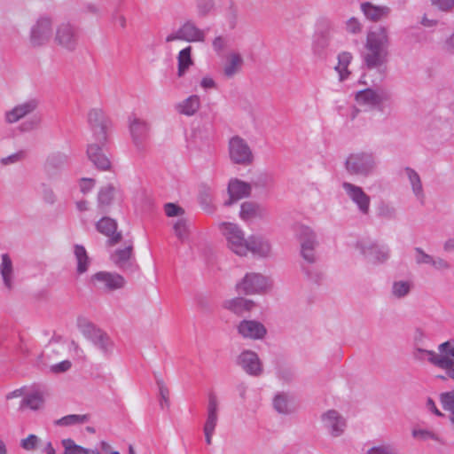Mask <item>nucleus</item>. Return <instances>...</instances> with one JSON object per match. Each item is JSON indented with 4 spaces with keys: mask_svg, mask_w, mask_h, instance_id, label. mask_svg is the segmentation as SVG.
I'll use <instances>...</instances> for the list:
<instances>
[{
    "mask_svg": "<svg viewBox=\"0 0 454 454\" xmlns=\"http://www.w3.org/2000/svg\"><path fill=\"white\" fill-rule=\"evenodd\" d=\"M89 122L95 142L90 143L88 146V157L98 168L106 170L111 164L108 157L104 153V147L107 140L108 121L101 111L91 110L89 113Z\"/></svg>",
    "mask_w": 454,
    "mask_h": 454,
    "instance_id": "nucleus-1",
    "label": "nucleus"
},
{
    "mask_svg": "<svg viewBox=\"0 0 454 454\" xmlns=\"http://www.w3.org/2000/svg\"><path fill=\"white\" fill-rule=\"evenodd\" d=\"M219 229L231 252L239 256H247L249 254L250 236L246 237L245 231L238 224L222 223Z\"/></svg>",
    "mask_w": 454,
    "mask_h": 454,
    "instance_id": "nucleus-2",
    "label": "nucleus"
},
{
    "mask_svg": "<svg viewBox=\"0 0 454 454\" xmlns=\"http://www.w3.org/2000/svg\"><path fill=\"white\" fill-rule=\"evenodd\" d=\"M228 156L231 163L241 166L251 165L254 160L250 145L239 135L232 136L228 140Z\"/></svg>",
    "mask_w": 454,
    "mask_h": 454,
    "instance_id": "nucleus-3",
    "label": "nucleus"
},
{
    "mask_svg": "<svg viewBox=\"0 0 454 454\" xmlns=\"http://www.w3.org/2000/svg\"><path fill=\"white\" fill-rule=\"evenodd\" d=\"M418 351L425 354L431 364L445 370L450 377V371L454 370V340L440 344L438 353L425 349H418Z\"/></svg>",
    "mask_w": 454,
    "mask_h": 454,
    "instance_id": "nucleus-4",
    "label": "nucleus"
},
{
    "mask_svg": "<svg viewBox=\"0 0 454 454\" xmlns=\"http://www.w3.org/2000/svg\"><path fill=\"white\" fill-rule=\"evenodd\" d=\"M176 40L188 43H203L206 40V33L197 27L194 21L186 20L176 31L168 34L165 39L167 43H171Z\"/></svg>",
    "mask_w": 454,
    "mask_h": 454,
    "instance_id": "nucleus-5",
    "label": "nucleus"
},
{
    "mask_svg": "<svg viewBox=\"0 0 454 454\" xmlns=\"http://www.w3.org/2000/svg\"><path fill=\"white\" fill-rule=\"evenodd\" d=\"M52 35V21L50 18L41 17L31 27L28 44L32 48L45 45Z\"/></svg>",
    "mask_w": 454,
    "mask_h": 454,
    "instance_id": "nucleus-6",
    "label": "nucleus"
},
{
    "mask_svg": "<svg viewBox=\"0 0 454 454\" xmlns=\"http://www.w3.org/2000/svg\"><path fill=\"white\" fill-rule=\"evenodd\" d=\"M270 287L267 278L259 273H247L237 284V291L244 294H254L263 292Z\"/></svg>",
    "mask_w": 454,
    "mask_h": 454,
    "instance_id": "nucleus-7",
    "label": "nucleus"
},
{
    "mask_svg": "<svg viewBox=\"0 0 454 454\" xmlns=\"http://www.w3.org/2000/svg\"><path fill=\"white\" fill-rule=\"evenodd\" d=\"M374 165L372 155L365 153H352L346 160V168L353 175L366 176L372 172Z\"/></svg>",
    "mask_w": 454,
    "mask_h": 454,
    "instance_id": "nucleus-8",
    "label": "nucleus"
},
{
    "mask_svg": "<svg viewBox=\"0 0 454 454\" xmlns=\"http://www.w3.org/2000/svg\"><path fill=\"white\" fill-rule=\"evenodd\" d=\"M296 235L301 243V254L309 263L316 262L315 247L317 244L314 231L308 226L301 225Z\"/></svg>",
    "mask_w": 454,
    "mask_h": 454,
    "instance_id": "nucleus-9",
    "label": "nucleus"
},
{
    "mask_svg": "<svg viewBox=\"0 0 454 454\" xmlns=\"http://www.w3.org/2000/svg\"><path fill=\"white\" fill-rule=\"evenodd\" d=\"M90 282L95 287L106 292H113L123 288L126 284L121 275L107 271H99L92 275Z\"/></svg>",
    "mask_w": 454,
    "mask_h": 454,
    "instance_id": "nucleus-10",
    "label": "nucleus"
},
{
    "mask_svg": "<svg viewBox=\"0 0 454 454\" xmlns=\"http://www.w3.org/2000/svg\"><path fill=\"white\" fill-rule=\"evenodd\" d=\"M55 43L67 51H74L78 42V33L68 22L59 24L56 28Z\"/></svg>",
    "mask_w": 454,
    "mask_h": 454,
    "instance_id": "nucleus-11",
    "label": "nucleus"
},
{
    "mask_svg": "<svg viewBox=\"0 0 454 454\" xmlns=\"http://www.w3.org/2000/svg\"><path fill=\"white\" fill-rule=\"evenodd\" d=\"M38 101L35 98L21 102L4 113V121L8 124H13L35 111Z\"/></svg>",
    "mask_w": 454,
    "mask_h": 454,
    "instance_id": "nucleus-12",
    "label": "nucleus"
},
{
    "mask_svg": "<svg viewBox=\"0 0 454 454\" xmlns=\"http://www.w3.org/2000/svg\"><path fill=\"white\" fill-rule=\"evenodd\" d=\"M218 421V402L214 395H209L207 415L204 425V434L207 444L212 443V437Z\"/></svg>",
    "mask_w": 454,
    "mask_h": 454,
    "instance_id": "nucleus-13",
    "label": "nucleus"
},
{
    "mask_svg": "<svg viewBox=\"0 0 454 454\" xmlns=\"http://www.w3.org/2000/svg\"><path fill=\"white\" fill-rule=\"evenodd\" d=\"M238 364L248 374L258 376L262 372V366L257 354L245 350L237 358Z\"/></svg>",
    "mask_w": 454,
    "mask_h": 454,
    "instance_id": "nucleus-14",
    "label": "nucleus"
},
{
    "mask_svg": "<svg viewBox=\"0 0 454 454\" xmlns=\"http://www.w3.org/2000/svg\"><path fill=\"white\" fill-rule=\"evenodd\" d=\"M343 189L350 200L358 207L363 214H367L370 208V197L359 186L350 183H343Z\"/></svg>",
    "mask_w": 454,
    "mask_h": 454,
    "instance_id": "nucleus-15",
    "label": "nucleus"
},
{
    "mask_svg": "<svg viewBox=\"0 0 454 454\" xmlns=\"http://www.w3.org/2000/svg\"><path fill=\"white\" fill-rule=\"evenodd\" d=\"M238 332L243 337L251 340L262 339L267 331L264 325L254 320H243L238 325Z\"/></svg>",
    "mask_w": 454,
    "mask_h": 454,
    "instance_id": "nucleus-16",
    "label": "nucleus"
},
{
    "mask_svg": "<svg viewBox=\"0 0 454 454\" xmlns=\"http://www.w3.org/2000/svg\"><path fill=\"white\" fill-rule=\"evenodd\" d=\"M324 427L327 428L333 436L340 435L346 427L344 419L334 410H329L322 415Z\"/></svg>",
    "mask_w": 454,
    "mask_h": 454,
    "instance_id": "nucleus-17",
    "label": "nucleus"
},
{
    "mask_svg": "<svg viewBox=\"0 0 454 454\" xmlns=\"http://www.w3.org/2000/svg\"><path fill=\"white\" fill-rule=\"evenodd\" d=\"M228 193L230 199L225 201L224 205L226 206H230L234 201L248 197L251 193V185L237 178L231 179L228 184Z\"/></svg>",
    "mask_w": 454,
    "mask_h": 454,
    "instance_id": "nucleus-18",
    "label": "nucleus"
},
{
    "mask_svg": "<svg viewBox=\"0 0 454 454\" xmlns=\"http://www.w3.org/2000/svg\"><path fill=\"white\" fill-rule=\"evenodd\" d=\"M97 230L103 235L109 238V244L114 246L119 243L121 239V233L116 231V222L109 217L101 218L96 224Z\"/></svg>",
    "mask_w": 454,
    "mask_h": 454,
    "instance_id": "nucleus-19",
    "label": "nucleus"
},
{
    "mask_svg": "<svg viewBox=\"0 0 454 454\" xmlns=\"http://www.w3.org/2000/svg\"><path fill=\"white\" fill-rule=\"evenodd\" d=\"M388 99V95L384 91H376L371 89L360 90L356 95V100L359 104L369 106H378Z\"/></svg>",
    "mask_w": 454,
    "mask_h": 454,
    "instance_id": "nucleus-20",
    "label": "nucleus"
},
{
    "mask_svg": "<svg viewBox=\"0 0 454 454\" xmlns=\"http://www.w3.org/2000/svg\"><path fill=\"white\" fill-rule=\"evenodd\" d=\"M129 131L135 145L138 149H142L143 142L145 140L148 135V124L143 120L133 118L129 122Z\"/></svg>",
    "mask_w": 454,
    "mask_h": 454,
    "instance_id": "nucleus-21",
    "label": "nucleus"
},
{
    "mask_svg": "<svg viewBox=\"0 0 454 454\" xmlns=\"http://www.w3.org/2000/svg\"><path fill=\"white\" fill-rule=\"evenodd\" d=\"M243 64L244 59L239 52L236 51L228 52L223 69L224 76L227 78H232L234 75L240 72Z\"/></svg>",
    "mask_w": 454,
    "mask_h": 454,
    "instance_id": "nucleus-22",
    "label": "nucleus"
},
{
    "mask_svg": "<svg viewBox=\"0 0 454 454\" xmlns=\"http://www.w3.org/2000/svg\"><path fill=\"white\" fill-rule=\"evenodd\" d=\"M239 216L243 221L251 223L257 219L266 217L267 212L260 205L251 201H246L241 204Z\"/></svg>",
    "mask_w": 454,
    "mask_h": 454,
    "instance_id": "nucleus-23",
    "label": "nucleus"
},
{
    "mask_svg": "<svg viewBox=\"0 0 454 454\" xmlns=\"http://www.w3.org/2000/svg\"><path fill=\"white\" fill-rule=\"evenodd\" d=\"M249 253L259 257H268L272 253L271 243L262 236L251 235Z\"/></svg>",
    "mask_w": 454,
    "mask_h": 454,
    "instance_id": "nucleus-24",
    "label": "nucleus"
},
{
    "mask_svg": "<svg viewBox=\"0 0 454 454\" xmlns=\"http://www.w3.org/2000/svg\"><path fill=\"white\" fill-rule=\"evenodd\" d=\"M93 345L103 354L108 357L113 355L115 344L111 337L103 330H99L91 339Z\"/></svg>",
    "mask_w": 454,
    "mask_h": 454,
    "instance_id": "nucleus-25",
    "label": "nucleus"
},
{
    "mask_svg": "<svg viewBox=\"0 0 454 454\" xmlns=\"http://www.w3.org/2000/svg\"><path fill=\"white\" fill-rule=\"evenodd\" d=\"M387 43V33L386 28L378 27L375 30L370 31L367 35L366 50H381L384 51V47Z\"/></svg>",
    "mask_w": 454,
    "mask_h": 454,
    "instance_id": "nucleus-26",
    "label": "nucleus"
},
{
    "mask_svg": "<svg viewBox=\"0 0 454 454\" xmlns=\"http://www.w3.org/2000/svg\"><path fill=\"white\" fill-rule=\"evenodd\" d=\"M2 262L0 264V273L8 290H12L14 285V270L12 259L7 254H2Z\"/></svg>",
    "mask_w": 454,
    "mask_h": 454,
    "instance_id": "nucleus-27",
    "label": "nucleus"
},
{
    "mask_svg": "<svg viewBox=\"0 0 454 454\" xmlns=\"http://www.w3.org/2000/svg\"><path fill=\"white\" fill-rule=\"evenodd\" d=\"M362 249L363 254L368 261L373 263L384 262L387 260L389 255L388 250L386 247L378 245L363 247Z\"/></svg>",
    "mask_w": 454,
    "mask_h": 454,
    "instance_id": "nucleus-28",
    "label": "nucleus"
},
{
    "mask_svg": "<svg viewBox=\"0 0 454 454\" xmlns=\"http://www.w3.org/2000/svg\"><path fill=\"white\" fill-rule=\"evenodd\" d=\"M200 107V98L197 95H192L176 105V111L186 116L194 115Z\"/></svg>",
    "mask_w": 454,
    "mask_h": 454,
    "instance_id": "nucleus-29",
    "label": "nucleus"
},
{
    "mask_svg": "<svg viewBox=\"0 0 454 454\" xmlns=\"http://www.w3.org/2000/svg\"><path fill=\"white\" fill-rule=\"evenodd\" d=\"M361 8L364 15L373 21L387 17L390 12V9L387 6L373 5L371 3L362 4Z\"/></svg>",
    "mask_w": 454,
    "mask_h": 454,
    "instance_id": "nucleus-30",
    "label": "nucleus"
},
{
    "mask_svg": "<svg viewBox=\"0 0 454 454\" xmlns=\"http://www.w3.org/2000/svg\"><path fill=\"white\" fill-rule=\"evenodd\" d=\"M192 46H186L181 50L177 55V75L182 77L187 70L193 66L194 62L192 59Z\"/></svg>",
    "mask_w": 454,
    "mask_h": 454,
    "instance_id": "nucleus-31",
    "label": "nucleus"
},
{
    "mask_svg": "<svg viewBox=\"0 0 454 454\" xmlns=\"http://www.w3.org/2000/svg\"><path fill=\"white\" fill-rule=\"evenodd\" d=\"M405 173L411 183L414 195L420 201V203H424L425 194L419 175L411 168H406Z\"/></svg>",
    "mask_w": 454,
    "mask_h": 454,
    "instance_id": "nucleus-32",
    "label": "nucleus"
},
{
    "mask_svg": "<svg viewBox=\"0 0 454 454\" xmlns=\"http://www.w3.org/2000/svg\"><path fill=\"white\" fill-rule=\"evenodd\" d=\"M223 306L225 309L236 314H240L244 311L250 310L254 306V302L250 300H247L244 298H234L226 301Z\"/></svg>",
    "mask_w": 454,
    "mask_h": 454,
    "instance_id": "nucleus-33",
    "label": "nucleus"
},
{
    "mask_svg": "<svg viewBox=\"0 0 454 454\" xmlns=\"http://www.w3.org/2000/svg\"><path fill=\"white\" fill-rule=\"evenodd\" d=\"M132 249L131 245L123 249H118L111 255V260L120 269H125L129 265Z\"/></svg>",
    "mask_w": 454,
    "mask_h": 454,
    "instance_id": "nucleus-34",
    "label": "nucleus"
},
{
    "mask_svg": "<svg viewBox=\"0 0 454 454\" xmlns=\"http://www.w3.org/2000/svg\"><path fill=\"white\" fill-rule=\"evenodd\" d=\"M74 254L77 262V272L83 274L88 270L90 262L86 249L82 246L75 245Z\"/></svg>",
    "mask_w": 454,
    "mask_h": 454,
    "instance_id": "nucleus-35",
    "label": "nucleus"
},
{
    "mask_svg": "<svg viewBox=\"0 0 454 454\" xmlns=\"http://www.w3.org/2000/svg\"><path fill=\"white\" fill-rule=\"evenodd\" d=\"M76 326L78 330L90 340L100 330L83 316H80L76 318Z\"/></svg>",
    "mask_w": 454,
    "mask_h": 454,
    "instance_id": "nucleus-36",
    "label": "nucleus"
},
{
    "mask_svg": "<svg viewBox=\"0 0 454 454\" xmlns=\"http://www.w3.org/2000/svg\"><path fill=\"white\" fill-rule=\"evenodd\" d=\"M352 60L350 52L343 51L338 56V65L335 69L339 73L340 80L343 81L348 77L350 72L348 71V65Z\"/></svg>",
    "mask_w": 454,
    "mask_h": 454,
    "instance_id": "nucleus-37",
    "label": "nucleus"
},
{
    "mask_svg": "<svg viewBox=\"0 0 454 454\" xmlns=\"http://www.w3.org/2000/svg\"><path fill=\"white\" fill-rule=\"evenodd\" d=\"M385 60V51L381 50H367L364 62L369 68L378 67Z\"/></svg>",
    "mask_w": 454,
    "mask_h": 454,
    "instance_id": "nucleus-38",
    "label": "nucleus"
},
{
    "mask_svg": "<svg viewBox=\"0 0 454 454\" xmlns=\"http://www.w3.org/2000/svg\"><path fill=\"white\" fill-rule=\"evenodd\" d=\"M175 235L182 242L187 240L190 233V223L186 217L178 218L173 224Z\"/></svg>",
    "mask_w": 454,
    "mask_h": 454,
    "instance_id": "nucleus-39",
    "label": "nucleus"
},
{
    "mask_svg": "<svg viewBox=\"0 0 454 454\" xmlns=\"http://www.w3.org/2000/svg\"><path fill=\"white\" fill-rule=\"evenodd\" d=\"M90 419V416L87 414H71L55 421L57 426L60 427H69L74 425L84 424L88 422Z\"/></svg>",
    "mask_w": 454,
    "mask_h": 454,
    "instance_id": "nucleus-40",
    "label": "nucleus"
},
{
    "mask_svg": "<svg viewBox=\"0 0 454 454\" xmlns=\"http://www.w3.org/2000/svg\"><path fill=\"white\" fill-rule=\"evenodd\" d=\"M114 192L115 189L111 184L101 187L98 196V206L104 207L110 205L114 199Z\"/></svg>",
    "mask_w": 454,
    "mask_h": 454,
    "instance_id": "nucleus-41",
    "label": "nucleus"
},
{
    "mask_svg": "<svg viewBox=\"0 0 454 454\" xmlns=\"http://www.w3.org/2000/svg\"><path fill=\"white\" fill-rule=\"evenodd\" d=\"M43 403V398L41 393L35 392L23 399L20 408L28 407L31 410H38Z\"/></svg>",
    "mask_w": 454,
    "mask_h": 454,
    "instance_id": "nucleus-42",
    "label": "nucleus"
},
{
    "mask_svg": "<svg viewBox=\"0 0 454 454\" xmlns=\"http://www.w3.org/2000/svg\"><path fill=\"white\" fill-rule=\"evenodd\" d=\"M273 405L279 413L286 414L292 411L288 398L284 394H278L275 396Z\"/></svg>",
    "mask_w": 454,
    "mask_h": 454,
    "instance_id": "nucleus-43",
    "label": "nucleus"
},
{
    "mask_svg": "<svg viewBox=\"0 0 454 454\" xmlns=\"http://www.w3.org/2000/svg\"><path fill=\"white\" fill-rule=\"evenodd\" d=\"M411 289V283L410 281H396L394 282L392 286V294L396 298L406 296Z\"/></svg>",
    "mask_w": 454,
    "mask_h": 454,
    "instance_id": "nucleus-44",
    "label": "nucleus"
},
{
    "mask_svg": "<svg viewBox=\"0 0 454 454\" xmlns=\"http://www.w3.org/2000/svg\"><path fill=\"white\" fill-rule=\"evenodd\" d=\"M62 445L65 449L64 454H84L87 449L77 445L72 439L62 440Z\"/></svg>",
    "mask_w": 454,
    "mask_h": 454,
    "instance_id": "nucleus-45",
    "label": "nucleus"
},
{
    "mask_svg": "<svg viewBox=\"0 0 454 454\" xmlns=\"http://www.w3.org/2000/svg\"><path fill=\"white\" fill-rule=\"evenodd\" d=\"M411 434H412V436L416 439H419V440H423V441L431 439V440H434L436 442H442L441 438L438 436L437 434H435L433 431L427 430V429L415 428L412 430Z\"/></svg>",
    "mask_w": 454,
    "mask_h": 454,
    "instance_id": "nucleus-46",
    "label": "nucleus"
},
{
    "mask_svg": "<svg viewBox=\"0 0 454 454\" xmlns=\"http://www.w3.org/2000/svg\"><path fill=\"white\" fill-rule=\"evenodd\" d=\"M164 211L168 217H184V210L175 203H167L164 206Z\"/></svg>",
    "mask_w": 454,
    "mask_h": 454,
    "instance_id": "nucleus-47",
    "label": "nucleus"
},
{
    "mask_svg": "<svg viewBox=\"0 0 454 454\" xmlns=\"http://www.w3.org/2000/svg\"><path fill=\"white\" fill-rule=\"evenodd\" d=\"M157 385L159 388V394L160 396V404L162 408L168 407L169 405V390L167 386L164 384L163 380H157Z\"/></svg>",
    "mask_w": 454,
    "mask_h": 454,
    "instance_id": "nucleus-48",
    "label": "nucleus"
},
{
    "mask_svg": "<svg viewBox=\"0 0 454 454\" xmlns=\"http://www.w3.org/2000/svg\"><path fill=\"white\" fill-rule=\"evenodd\" d=\"M440 399L443 409L451 413L454 411V390L442 393Z\"/></svg>",
    "mask_w": 454,
    "mask_h": 454,
    "instance_id": "nucleus-49",
    "label": "nucleus"
},
{
    "mask_svg": "<svg viewBox=\"0 0 454 454\" xmlns=\"http://www.w3.org/2000/svg\"><path fill=\"white\" fill-rule=\"evenodd\" d=\"M196 7L198 14L200 17H204L210 12L214 7L213 0H197Z\"/></svg>",
    "mask_w": 454,
    "mask_h": 454,
    "instance_id": "nucleus-50",
    "label": "nucleus"
},
{
    "mask_svg": "<svg viewBox=\"0 0 454 454\" xmlns=\"http://www.w3.org/2000/svg\"><path fill=\"white\" fill-rule=\"evenodd\" d=\"M367 454H398V452L393 445L381 444L371 448Z\"/></svg>",
    "mask_w": 454,
    "mask_h": 454,
    "instance_id": "nucleus-51",
    "label": "nucleus"
},
{
    "mask_svg": "<svg viewBox=\"0 0 454 454\" xmlns=\"http://www.w3.org/2000/svg\"><path fill=\"white\" fill-rule=\"evenodd\" d=\"M414 259L418 264H429L431 265L433 256L427 254L424 250L419 247L414 249Z\"/></svg>",
    "mask_w": 454,
    "mask_h": 454,
    "instance_id": "nucleus-52",
    "label": "nucleus"
},
{
    "mask_svg": "<svg viewBox=\"0 0 454 454\" xmlns=\"http://www.w3.org/2000/svg\"><path fill=\"white\" fill-rule=\"evenodd\" d=\"M227 45H228L227 38H225L222 35L215 36L213 39V42H212L213 49L218 54L221 53L222 51H223L227 48Z\"/></svg>",
    "mask_w": 454,
    "mask_h": 454,
    "instance_id": "nucleus-53",
    "label": "nucleus"
},
{
    "mask_svg": "<svg viewBox=\"0 0 454 454\" xmlns=\"http://www.w3.org/2000/svg\"><path fill=\"white\" fill-rule=\"evenodd\" d=\"M39 439L35 434H29L27 438L22 439L20 446L27 450H34L38 444Z\"/></svg>",
    "mask_w": 454,
    "mask_h": 454,
    "instance_id": "nucleus-54",
    "label": "nucleus"
},
{
    "mask_svg": "<svg viewBox=\"0 0 454 454\" xmlns=\"http://www.w3.org/2000/svg\"><path fill=\"white\" fill-rule=\"evenodd\" d=\"M346 30L350 34H358L362 31V24L356 18H350L346 22Z\"/></svg>",
    "mask_w": 454,
    "mask_h": 454,
    "instance_id": "nucleus-55",
    "label": "nucleus"
},
{
    "mask_svg": "<svg viewBox=\"0 0 454 454\" xmlns=\"http://www.w3.org/2000/svg\"><path fill=\"white\" fill-rule=\"evenodd\" d=\"M71 368V362L69 360H64L59 364L51 366L50 370L53 373H61L68 371Z\"/></svg>",
    "mask_w": 454,
    "mask_h": 454,
    "instance_id": "nucleus-56",
    "label": "nucleus"
},
{
    "mask_svg": "<svg viewBox=\"0 0 454 454\" xmlns=\"http://www.w3.org/2000/svg\"><path fill=\"white\" fill-rule=\"evenodd\" d=\"M432 4L442 11L447 12L453 8L454 0H431Z\"/></svg>",
    "mask_w": 454,
    "mask_h": 454,
    "instance_id": "nucleus-57",
    "label": "nucleus"
},
{
    "mask_svg": "<svg viewBox=\"0 0 454 454\" xmlns=\"http://www.w3.org/2000/svg\"><path fill=\"white\" fill-rule=\"evenodd\" d=\"M25 156L23 152H18L12 155L1 159V163L3 165L13 164L20 160H21Z\"/></svg>",
    "mask_w": 454,
    "mask_h": 454,
    "instance_id": "nucleus-58",
    "label": "nucleus"
},
{
    "mask_svg": "<svg viewBox=\"0 0 454 454\" xmlns=\"http://www.w3.org/2000/svg\"><path fill=\"white\" fill-rule=\"evenodd\" d=\"M431 265L438 270H446L450 268V264L444 259L441 257L434 258L432 260Z\"/></svg>",
    "mask_w": 454,
    "mask_h": 454,
    "instance_id": "nucleus-59",
    "label": "nucleus"
},
{
    "mask_svg": "<svg viewBox=\"0 0 454 454\" xmlns=\"http://www.w3.org/2000/svg\"><path fill=\"white\" fill-rule=\"evenodd\" d=\"M79 185L81 192L85 194L92 190L95 181L91 178H82Z\"/></svg>",
    "mask_w": 454,
    "mask_h": 454,
    "instance_id": "nucleus-60",
    "label": "nucleus"
},
{
    "mask_svg": "<svg viewBox=\"0 0 454 454\" xmlns=\"http://www.w3.org/2000/svg\"><path fill=\"white\" fill-rule=\"evenodd\" d=\"M200 85L203 89L208 90L215 87V82L211 77H204L200 82Z\"/></svg>",
    "mask_w": 454,
    "mask_h": 454,
    "instance_id": "nucleus-61",
    "label": "nucleus"
},
{
    "mask_svg": "<svg viewBox=\"0 0 454 454\" xmlns=\"http://www.w3.org/2000/svg\"><path fill=\"white\" fill-rule=\"evenodd\" d=\"M427 407L429 411H431L435 415L440 416V417L443 416V414L437 409L434 402L431 398L427 399Z\"/></svg>",
    "mask_w": 454,
    "mask_h": 454,
    "instance_id": "nucleus-62",
    "label": "nucleus"
},
{
    "mask_svg": "<svg viewBox=\"0 0 454 454\" xmlns=\"http://www.w3.org/2000/svg\"><path fill=\"white\" fill-rule=\"evenodd\" d=\"M22 395H23V389L20 388V389H16L14 391H12L9 394H7L6 398L8 400H10V399H13V398H16V397H20Z\"/></svg>",
    "mask_w": 454,
    "mask_h": 454,
    "instance_id": "nucleus-63",
    "label": "nucleus"
},
{
    "mask_svg": "<svg viewBox=\"0 0 454 454\" xmlns=\"http://www.w3.org/2000/svg\"><path fill=\"white\" fill-rule=\"evenodd\" d=\"M44 199L49 203H53L56 200V196L52 191H47L44 195Z\"/></svg>",
    "mask_w": 454,
    "mask_h": 454,
    "instance_id": "nucleus-64",
    "label": "nucleus"
}]
</instances>
